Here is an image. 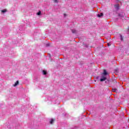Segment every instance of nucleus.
Returning a JSON list of instances; mask_svg holds the SVG:
<instances>
[{
	"label": "nucleus",
	"mask_w": 129,
	"mask_h": 129,
	"mask_svg": "<svg viewBox=\"0 0 129 129\" xmlns=\"http://www.w3.org/2000/svg\"><path fill=\"white\" fill-rule=\"evenodd\" d=\"M107 75V72H106V71L105 70H104V72L103 74L101 76V78L100 80L101 82H102L103 81H105L106 80V76Z\"/></svg>",
	"instance_id": "1"
},
{
	"label": "nucleus",
	"mask_w": 129,
	"mask_h": 129,
	"mask_svg": "<svg viewBox=\"0 0 129 129\" xmlns=\"http://www.w3.org/2000/svg\"><path fill=\"white\" fill-rule=\"evenodd\" d=\"M123 16H124V13H123V12L120 13L118 14V16L121 18V19L123 18Z\"/></svg>",
	"instance_id": "2"
},
{
	"label": "nucleus",
	"mask_w": 129,
	"mask_h": 129,
	"mask_svg": "<svg viewBox=\"0 0 129 129\" xmlns=\"http://www.w3.org/2000/svg\"><path fill=\"white\" fill-rule=\"evenodd\" d=\"M72 32L73 34H76L77 33V31L75 29H72Z\"/></svg>",
	"instance_id": "3"
},
{
	"label": "nucleus",
	"mask_w": 129,
	"mask_h": 129,
	"mask_svg": "<svg viewBox=\"0 0 129 129\" xmlns=\"http://www.w3.org/2000/svg\"><path fill=\"white\" fill-rule=\"evenodd\" d=\"M113 92H117V89L114 88L112 89Z\"/></svg>",
	"instance_id": "4"
},
{
	"label": "nucleus",
	"mask_w": 129,
	"mask_h": 129,
	"mask_svg": "<svg viewBox=\"0 0 129 129\" xmlns=\"http://www.w3.org/2000/svg\"><path fill=\"white\" fill-rule=\"evenodd\" d=\"M18 84H19V81H17L14 85H13V86H14V87H16V86H17V85H18Z\"/></svg>",
	"instance_id": "5"
},
{
	"label": "nucleus",
	"mask_w": 129,
	"mask_h": 129,
	"mask_svg": "<svg viewBox=\"0 0 129 129\" xmlns=\"http://www.w3.org/2000/svg\"><path fill=\"white\" fill-rule=\"evenodd\" d=\"M103 16V14L102 13H100V14H98L97 16L99 18H101V17H102Z\"/></svg>",
	"instance_id": "6"
},
{
	"label": "nucleus",
	"mask_w": 129,
	"mask_h": 129,
	"mask_svg": "<svg viewBox=\"0 0 129 129\" xmlns=\"http://www.w3.org/2000/svg\"><path fill=\"white\" fill-rule=\"evenodd\" d=\"M42 74H43V75H46L47 74V72L45 70H43L42 71Z\"/></svg>",
	"instance_id": "7"
},
{
	"label": "nucleus",
	"mask_w": 129,
	"mask_h": 129,
	"mask_svg": "<svg viewBox=\"0 0 129 129\" xmlns=\"http://www.w3.org/2000/svg\"><path fill=\"white\" fill-rule=\"evenodd\" d=\"M41 11H39V12L37 13V16H41Z\"/></svg>",
	"instance_id": "8"
},
{
	"label": "nucleus",
	"mask_w": 129,
	"mask_h": 129,
	"mask_svg": "<svg viewBox=\"0 0 129 129\" xmlns=\"http://www.w3.org/2000/svg\"><path fill=\"white\" fill-rule=\"evenodd\" d=\"M54 119H52L50 121V123H51V124H52L53 122H54Z\"/></svg>",
	"instance_id": "9"
},
{
	"label": "nucleus",
	"mask_w": 129,
	"mask_h": 129,
	"mask_svg": "<svg viewBox=\"0 0 129 129\" xmlns=\"http://www.w3.org/2000/svg\"><path fill=\"white\" fill-rule=\"evenodd\" d=\"M7 12V10H2V13H3V14H5V13H6Z\"/></svg>",
	"instance_id": "10"
},
{
	"label": "nucleus",
	"mask_w": 129,
	"mask_h": 129,
	"mask_svg": "<svg viewBox=\"0 0 129 129\" xmlns=\"http://www.w3.org/2000/svg\"><path fill=\"white\" fill-rule=\"evenodd\" d=\"M115 8L116 10H118V5H115Z\"/></svg>",
	"instance_id": "11"
},
{
	"label": "nucleus",
	"mask_w": 129,
	"mask_h": 129,
	"mask_svg": "<svg viewBox=\"0 0 129 129\" xmlns=\"http://www.w3.org/2000/svg\"><path fill=\"white\" fill-rule=\"evenodd\" d=\"M54 3H57L58 0H53Z\"/></svg>",
	"instance_id": "12"
},
{
	"label": "nucleus",
	"mask_w": 129,
	"mask_h": 129,
	"mask_svg": "<svg viewBox=\"0 0 129 129\" xmlns=\"http://www.w3.org/2000/svg\"><path fill=\"white\" fill-rule=\"evenodd\" d=\"M120 39H121V41H122L123 40V39L122 38V36L120 35Z\"/></svg>",
	"instance_id": "13"
},
{
	"label": "nucleus",
	"mask_w": 129,
	"mask_h": 129,
	"mask_svg": "<svg viewBox=\"0 0 129 129\" xmlns=\"http://www.w3.org/2000/svg\"><path fill=\"white\" fill-rule=\"evenodd\" d=\"M107 45H108V46H110L111 44L108 43H107Z\"/></svg>",
	"instance_id": "14"
},
{
	"label": "nucleus",
	"mask_w": 129,
	"mask_h": 129,
	"mask_svg": "<svg viewBox=\"0 0 129 129\" xmlns=\"http://www.w3.org/2000/svg\"><path fill=\"white\" fill-rule=\"evenodd\" d=\"M49 46V44H46V46H47V47H48V46Z\"/></svg>",
	"instance_id": "15"
},
{
	"label": "nucleus",
	"mask_w": 129,
	"mask_h": 129,
	"mask_svg": "<svg viewBox=\"0 0 129 129\" xmlns=\"http://www.w3.org/2000/svg\"><path fill=\"white\" fill-rule=\"evenodd\" d=\"M99 78V77H97V79H98Z\"/></svg>",
	"instance_id": "16"
},
{
	"label": "nucleus",
	"mask_w": 129,
	"mask_h": 129,
	"mask_svg": "<svg viewBox=\"0 0 129 129\" xmlns=\"http://www.w3.org/2000/svg\"><path fill=\"white\" fill-rule=\"evenodd\" d=\"M64 16L66 17V14H64Z\"/></svg>",
	"instance_id": "17"
}]
</instances>
